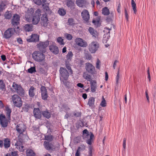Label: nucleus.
Returning a JSON list of instances; mask_svg holds the SVG:
<instances>
[{"instance_id":"nucleus-18","label":"nucleus","mask_w":156,"mask_h":156,"mask_svg":"<svg viewBox=\"0 0 156 156\" xmlns=\"http://www.w3.org/2000/svg\"><path fill=\"white\" fill-rule=\"evenodd\" d=\"M34 116L37 119H40L41 117V112L38 108H34L33 111Z\"/></svg>"},{"instance_id":"nucleus-43","label":"nucleus","mask_w":156,"mask_h":156,"mask_svg":"<svg viewBox=\"0 0 156 156\" xmlns=\"http://www.w3.org/2000/svg\"><path fill=\"white\" fill-rule=\"evenodd\" d=\"M111 28H110L107 27L105 28L104 30H103V32L105 34L107 35V37L110 36V31L111 30Z\"/></svg>"},{"instance_id":"nucleus-23","label":"nucleus","mask_w":156,"mask_h":156,"mask_svg":"<svg viewBox=\"0 0 156 156\" xmlns=\"http://www.w3.org/2000/svg\"><path fill=\"white\" fill-rule=\"evenodd\" d=\"M33 26L32 24H26L23 27V29L26 32L33 31Z\"/></svg>"},{"instance_id":"nucleus-21","label":"nucleus","mask_w":156,"mask_h":156,"mask_svg":"<svg viewBox=\"0 0 156 156\" xmlns=\"http://www.w3.org/2000/svg\"><path fill=\"white\" fill-rule=\"evenodd\" d=\"M88 31L90 34L93 37L96 38L98 37V32L92 27H89Z\"/></svg>"},{"instance_id":"nucleus-1","label":"nucleus","mask_w":156,"mask_h":156,"mask_svg":"<svg viewBox=\"0 0 156 156\" xmlns=\"http://www.w3.org/2000/svg\"><path fill=\"white\" fill-rule=\"evenodd\" d=\"M34 12V9L32 8H29L25 14L26 20L29 22H32L34 25H36L39 22L41 16V11L40 9H37Z\"/></svg>"},{"instance_id":"nucleus-52","label":"nucleus","mask_w":156,"mask_h":156,"mask_svg":"<svg viewBox=\"0 0 156 156\" xmlns=\"http://www.w3.org/2000/svg\"><path fill=\"white\" fill-rule=\"evenodd\" d=\"M85 148L86 146L84 145V144H82L81 145L80 147H78L77 150L80 151H83L85 150Z\"/></svg>"},{"instance_id":"nucleus-63","label":"nucleus","mask_w":156,"mask_h":156,"mask_svg":"<svg viewBox=\"0 0 156 156\" xmlns=\"http://www.w3.org/2000/svg\"><path fill=\"white\" fill-rule=\"evenodd\" d=\"M131 5L132 7H136V4L134 1L133 0H132L131 1Z\"/></svg>"},{"instance_id":"nucleus-64","label":"nucleus","mask_w":156,"mask_h":156,"mask_svg":"<svg viewBox=\"0 0 156 156\" xmlns=\"http://www.w3.org/2000/svg\"><path fill=\"white\" fill-rule=\"evenodd\" d=\"M79 150H78L77 149L76 151V153L75 154V156H80V152Z\"/></svg>"},{"instance_id":"nucleus-49","label":"nucleus","mask_w":156,"mask_h":156,"mask_svg":"<svg viewBox=\"0 0 156 156\" xmlns=\"http://www.w3.org/2000/svg\"><path fill=\"white\" fill-rule=\"evenodd\" d=\"M65 36L66 39L69 41L71 40L73 38L72 36L69 34L66 33L65 34Z\"/></svg>"},{"instance_id":"nucleus-45","label":"nucleus","mask_w":156,"mask_h":156,"mask_svg":"<svg viewBox=\"0 0 156 156\" xmlns=\"http://www.w3.org/2000/svg\"><path fill=\"white\" fill-rule=\"evenodd\" d=\"M30 108V105L27 104H26L22 108V110L24 112H28Z\"/></svg>"},{"instance_id":"nucleus-31","label":"nucleus","mask_w":156,"mask_h":156,"mask_svg":"<svg viewBox=\"0 0 156 156\" xmlns=\"http://www.w3.org/2000/svg\"><path fill=\"white\" fill-rule=\"evenodd\" d=\"M4 17L5 19H10L12 17L11 12L8 10H7L4 15Z\"/></svg>"},{"instance_id":"nucleus-7","label":"nucleus","mask_w":156,"mask_h":156,"mask_svg":"<svg viewBox=\"0 0 156 156\" xmlns=\"http://www.w3.org/2000/svg\"><path fill=\"white\" fill-rule=\"evenodd\" d=\"M99 47V44L96 41H93L89 45L88 49L91 53H94Z\"/></svg>"},{"instance_id":"nucleus-34","label":"nucleus","mask_w":156,"mask_h":156,"mask_svg":"<svg viewBox=\"0 0 156 156\" xmlns=\"http://www.w3.org/2000/svg\"><path fill=\"white\" fill-rule=\"evenodd\" d=\"M42 114L44 117L47 119H49L51 116L50 113L48 111L42 112Z\"/></svg>"},{"instance_id":"nucleus-11","label":"nucleus","mask_w":156,"mask_h":156,"mask_svg":"<svg viewBox=\"0 0 156 156\" xmlns=\"http://www.w3.org/2000/svg\"><path fill=\"white\" fill-rule=\"evenodd\" d=\"M85 68L86 70L92 74H95L96 73L94 66L90 63H86Z\"/></svg>"},{"instance_id":"nucleus-36","label":"nucleus","mask_w":156,"mask_h":156,"mask_svg":"<svg viewBox=\"0 0 156 156\" xmlns=\"http://www.w3.org/2000/svg\"><path fill=\"white\" fill-rule=\"evenodd\" d=\"M86 2L84 0H76V4L77 5L80 7H82L84 6V3Z\"/></svg>"},{"instance_id":"nucleus-13","label":"nucleus","mask_w":156,"mask_h":156,"mask_svg":"<svg viewBox=\"0 0 156 156\" xmlns=\"http://www.w3.org/2000/svg\"><path fill=\"white\" fill-rule=\"evenodd\" d=\"M39 36L37 34H33L29 36L27 39V41L29 42H36L39 41Z\"/></svg>"},{"instance_id":"nucleus-8","label":"nucleus","mask_w":156,"mask_h":156,"mask_svg":"<svg viewBox=\"0 0 156 156\" xmlns=\"http://www.w3.org/2000/svg\"><path fill=\"white\" fill-rule=\"evenodd\" d=\"M12 87L15 91H16L20 95L23 96L24 95V90L20 85L18 84L15 82H14Z\"/></svg>"},{"instance_id":"nucleus-26","label":"nucleus","mask_w":156,"mask_h":156,"mask_svg":"<svg viewBox=\"0 0 156 156\" xmlns=\"http://www.w3.org/2000/svg\"><path fill=\"white\" fill-rule=\"evenodd\" d=\"M5 111L7 118L10 119L11 113L12 112L11 109L8 106H7L5 108Z\"/></svg>"},{"instance_id":"nucleus-47","label":"nucleus","mask_w":156,"mask_h":156,"mask_svg":"<svg viewBox=\"0 0 156 156\" xmlns=\"http://www.w3.org/2000/svg\"><path fill=\"white\" fill-rule=\"evenodd\" d=\"M57 41L60 45H63L65 44L63 40L61 37H59L57 38Z\"/></svg>"},{"instance_id":"nucleus-19","label":"nucleus","mask_w":156,"mask_h":156,"mask_svg":"<svg viewBox=\"0 0 156 156\" xmlns=\"http://www.w3.org/2000/svg\"><path fill=\"white\" fill-rule=\"evenodd\" d=\"M3 146L5 149H7L10 147L11 140L9 138H6L3 140Z\"/></svg>"},{"instance_id":"nucleus-56","label":"nucleus","mask_w":156,"mask_h":156,"mask_svg":"<svg viewBox=\"0 0 156 156\" xmlns=\"http://www.w3.org/2000/svg\"><path fill=\"white\" fill-rule=\"evenodd\" d=\"M145 95L146 96V98H147V100L148 103H149V95L148 94V91L147 90H146L145 91Z\"/></svg>"},{"instance_id":"nucleus-30","label":"nucleus","mask_w":156,"mask_h":156,"mask_svg":"<svg viewBox=\"0 0 156 156\" xmlns=\"http://www.w3.org/2000/svg\"><path fill=\"white\" fill-rule=\"evenodd\" d=\"M26 154L27 156H35L36 154L33 150L28 149L26 151Z\"/></svg>"},{"instance_id":"nucleus-3","label":"nucleus","mask_w":156,"mask_h":156,"mask_svg":"<svg viewBox=\"0 0 156 156\" xmlns=\"http://www.w3.org/2000/svg\"><path fill=\"white\" fill-rule=\"evenodd\" d=\"M43 53L38 51L34 52L32 55L33 58L37 62H44L45 56Z\"/></svg>"},{"instance_id":"nucleus-57","label":"nucleus","mask_w":156,"mask_h":156,"mask_svg":"<svg viewBox=\"0 0 156 156\" xmlns=\"http://www.w3.org/2000/svg\"><path fill=\"white\" fill-rule=\"evenodd\" d=\"M126 138H124L123 140V147L124 149H125L126 148Z\"/></svg>"},{"instance_id":"nucleus-35","label":"nucleus","mask_w":156,"mask_h":156,"mask_svg":"<svg viewBox=\"0 0 156 156\" xmlns=\"http://www.w3.org/2000/svg\"><path fill=\"white\" fill-rule=\"evenodd\" d=\"M67 83L66 82V85H65L68 87L67 91L69 94H72L74 92V87L72 86H68L67 85Z\"/></svg>"},{"instance_id":"nucleus-15","label":"nucleus","mask_w":156,"mask_h":156,"mask_svg":"<svg viewBox=\"0 0 156 156\" xmlns=\"http://www.w3.org/2000/svg\"><path fill=\"white\" fill-rule=\"evenodd\" d=\"M16 129L19 133L22 134L26 131V126L23 123L20 124L16 126Z\"/></svg>"},{"instance_id":"nucleus-48","label":"nucleus","mask_w":156,"mask_h":156,"mask_svg":"<svg viewBox=\"0 0 156 156\" xmlns=\"http://www.w3.org/2000/svg\"><path fill=\"white\" fill-rule=\"evenodd\" d=\"M36 70L35 67H31L27 70L28 73H33L34 72H36Z\"/></svg>"},{"instance_id":"nucleus-12","label":"nucleus","mask_w":156,"mask_h":156,"mask_svg":"<svg viewBox=\"0 0 156 156\" xmlns=\"http://www.w3.org/2000/svg\"><path fill=\"white\" fill-rule=\"evenodd\" d=\"M0 123L3 127H6L8 124V121L5 116L3 114L0 115Z\"/></svg>"},{"instance_id":"nucleus-20","label":"nucleus","mask_w":156,"mask_h":156,"mask_svg":"<svg viewBox=\"0 0 156 156\" xmlns=\"http://www.w3.org/2000/svg\"><path fill=\"white\" fill-rule=\"evenodd\" d=\"M16 147L20 151H24V147L23 143L20 141H17L15 144Z\"/></svg>"},{"instance_id":"nucleus-25","label":"nucleus","mask_w":156,"mask_h":156,"mask_svg":"<svg viewBox=\"0 0 156 156\" xmlns=\"http://www.w3.org/2000/svg\"><path fill=\"white\" fill-rule=\"evenodd\" d=\"M44 145L45 149L48 151L51 150L53 146L52 143L46 141H44Z\"/></svg>"},{"instance_id":"nucleus-33","label":"nucleus","mask_w":156,"mask_h":156,"mask_svg":"<svg viewBox=\"0 0 156 156\" xmlns=\"http://www.w3.org/2000/svg\"><path fill=\"white\" fill-rule=\"evenodd\" d=\"M90 87L92 92H95L96 89V83L94 81H91Z\"/></svg>"},{"instance_id":"nucleus-54","label":"nucleus","mask_w":156,"mask_h":156,"mask_svg":"<svg viewBox=\"0 0 156 156\" xmlns=\"http://www.w3.org/2000/svg\"><path fill=\"white\" fill-rule=\"evenodd\" d=\"M101 105L103 107H105L106 106V102L105 99L103 97V99L102 100L101 104Z\"/></svg>"},{"instance_id":"nucleus-24","label":"nucleus","mask_w":156,"mask_h":156,"mask_svg":"<svg viewBox=\"0 0 156 156\" xmlns=\"http://www.w3.org/2000/svg\"><path fill=\"white\" fill-rule=\"evenodd\" d=\"M36 89L33 86H31L29 90V95L31 98H33L35 94Z\"/></svg>"},{"instance_id":"nucleus-5","label":"nucleus","mask_w":156,"mask_h":156,"mask_svg":"<svg viewBox=\"0 0 156 156\" xmlns=\"http://www.w3.org/2000/svg\"><path fill=\"white\" fill-rule=\"evenodd\" d=\"M82 137L84 139H87L86 140V142L88 144L91 145L92 144L93 139L94 137L93 133H92L89 135L88 131L87 129H85L83 131Z\"/></svg>"},{"instance_id":"nucleus-39","label":"nucleus","mask_w":156,"mask_h":156,"mask_svg":"<svg viewBox=\"0 0 156 156\" xmlns=\"http://www.w3.org/2000/svg\"><path fill=\"white\" fill-rule=\"evenodd\" d=\"M47 0H42V6L44 7V9H45L46 10H47L49 9L48 7L49 3H47Z\"/></svg>"},{"instance_id":"nucleus-9","label":"nucleus","mask_w":156,"mask_h":156,"mask_svg":"<svg viewBox=\"0 0 156 156\" xmlns=\"http://www.w3.org/2000/svg\"><path fill=\"white\" fill-rule=\"evenodd\" d=\"M49 44V41H47L45 42H40L37 45V48L39 50L42 52L46 51V48Z\"/></svg>"},{"instance_id":"nucleus-38","label":"nucleus","mask_w":156,"mask_h":156,"mask_svg":"<svg viewBox=\"0 0 156 156\" xmlns=\"http://www.w3.org/2000/svg\"><path fill=\"white\" fill-rule=\"evenodd\" d=\"M66 5L68 7L72 8L74 5V2L71 0H68L66 2Z\"/></svg>"},{"instance_id":"nucleus-58","label":"nucleus","mask_w":156,"mask_h":156,"mask_svg":"<svg viewBox=\"0 0 156 156\" xmlns=\"http://www.w3.org/2000/svg\"><path fill=\"white\" fill-rule=\"evenodd\" d=\"M62 107L64 109V110L66 111H68L70 109V108H69L68 106L66 105H64L62 106Z\"/></svg>"},{"instance_id":"nucleus-28","label":"nucleus","mask_w":156,"mask_h":156,"mask_svg":"<svg viewBox=\"0 0 156 156\" xmlns=\"http://www.w3.org/2000/svg\"><path fill=\"white\" fill-rule=\"evenodd\" d=\"M95 99L93 97H90L88 99V105L90 107H93L94 105Z\"/></svg>"},{"instance_id":"nucleus-59","label":"nucleus","mask_w":156,"mask_h":156,"mask_svg":"<svg viewBox=\"0 0 156 156\" xmlns=\"http://www.w3.org/2000/svg\"><path fill=\"white\" fill-rule=\"evenodd\" d=\"M86 57L87 59L90 60L91 59L92 56L90 54H87L86 55Z\"/></svg>"},{"instance_id":"nucleus-42","label":"nucleus","mask_w":156,"mask_h":156,"mask_svg":"<svg viewBox=\"0 0 156 156\" xmlns=\"http://www.w3.org/2000/svg\"><path fill=\"white\" fill-rule=\"evenodd\" d=\"M58 13L61 16H64L66 13V11L63 9L60 8L58 11Z\"/></svg>"},{"instance_id":"nucleus-14","label":"nucleus","mask_w":156,"mask_h":156,"mask_svg":"<svg viewBox=\"0 0 156 156\" xmlns=\"http://www.w3.org/2000/svg\"><path fill=\"white\" fill-rule=\"evenodd\" d=\"M41 97L42 99L46 100L48 97V92L46 87L42 86L41 87Z\"/></svg>"},{"instance_id":"nucleus-40","label":"nucleus","mask_w":156,"mask_h":156,"mask_svg":"<svg viewBox=\"0 0 156 156\" xmlns=\"http://www.w3.org/2000/svg\"><path fill=\"white\" fill-rule=\"evenodd\" d=\"M41 20L45 23H47L48 20L47 15L46 13L42 15L41 17Z\"/></svg>"},{"instance_id":"nucleus-22","label":"nucleus","mask_w":156,"mask_h":156,"mask_svg":"<svg viewBox=\"0 0 156 156\" xmlns=\"http://www.w3.org/2000/svg\"><path fill=\"white\" fill-rule=\"evenodd\" d=\"M49 49L52 52L55 54H57L59 52L58 48L55 45H50L49 47Z\"/></svg>"},{"instance_id":"nucleus-44","label":"nucleus","mask_w":156,"mask_h":156,"mask_svg":"<svg viewBox=\"0 0 156 156\" xmlns=\"http://www.w3.org/2000/svg\"><path fill=\"white\" fill-rule=\"evenodd\" d=\"M18 153L17 151L13 150L10 154H6L5 156H18Z\"/></svg>"},{"instance_id":"nucleus-60","label":"nucleus","mask_w":156,"mask_h":156,"mask_svg":"<svg viewBox=\"0 0 156 156\" xmlns=\"http://www.w3.org/2000/svg\"><path fill=\"white\" fill-rule=\"evenodd\" d=\"M125 16L126 18V19L127 21L129 19V16L128 14L127 13V10L126 9H125Z\"/></svg>"},{"instance_id":"nucleus-6","label":"nucleus","mask_w":156,"mask_h":156,"mask_svg":"<svg viewBox=\"0 0 156 156\" xmlns=\"http://www.w3.org/2000/svg\"><path fill=\"white\" fill-rule=\"evenodd\" d=\"M11 99L15 106L19 108L22 106V102L21 98L19 96L14 94L12 96Z\"/></svg>"},{"instance_id":"nucleus-50","label":"nucleus","mask_w":156,"mask_h":156,"mask_svg":"<svg viewBox=\"0 0 156 156\" xmlns=\"http://www.w3.org/2000/svg\"><path fill=\"white\" fill-rule=\"evenodd\" d=\"M101 63L99 59L98 58L96 63V67L97 69H100Z\"/></svg>"},{"instance_id":"nucleus-2","label":"nucleus","mask_w":156,"mask_h":156,"mask_svg":"<svg viewBox=\"0 0 156 156\" xmlns=\"http://www.w3.org/2000/svg\"><path fill=\"white\" fill-rule=\"evenodd\" d=\"M60 73V79L65 85H66L67 82L65 81L67 80L69 76V73L66 69L63 67H60L59 70Z\"/></svg>"},{"instance_id":"nucleus-17","label":"nucleus","mask_w":156,"mask_h":156,"mask_svg":"<svg viewBox=\"0 0 156 156\" xmlns=\"http://www.w3.org/2000/svg\"><path fill=\"white\" fill-rule=\"evenodd\" d=\"M14 29L9 28L5 31L4 33V37L6 39L10 38L13 34Z\"/></svg>"},{"instance_id":"nucleus-32","label":"nucleus","mask_w":156,"mask_h":156,"mask_svg":"<svg viewBox=\"0 0 156 156\" xmlns=\"http://www.w3.org/2000/svg\"><path fill=\"white\" fill-rule=\"evenodd\" d=\"M83 77L84 79H85L88 81H91V76L87 73L84 72L83 74Z\"/></svg>"},{"instance_id":"nucleus-27","label":"nucleus","mask_w":156,"mask_h":156,"mask_svg":"<svg viewBox=\"0 0 156 156\" xmlns=\"http://www.w3.org/2000/svg\"><path fill=\"white\" fill-rule=\"evenodd\" d=\"M73 54L71 51H69L66 55V61L70 62L72 59Z\"/></svg>"},{"instance_id":"nucleus-51","label":"nucleus","mask_w":156,"mask_h":156,"mask_svg":"<svg viewBox=\"0 0 156 156\" xmlns=\"http://www.w3.org/2000/svg\"><path fill=\"white\" fill-rule=\"evenodd\" d=\"M69 63V62L66 61L65 62L66 66V68H67V69L68 70H70V72L72 73V71L71 69V68L70 66V65Z\"/></svg>"},{"instance_id":"nucleus-53","label":"nucleus","mask_w":156,"mask_h":156,"mask_svg":"<svg viewBox=\"0 0 156 156\" xmlns=\"http://www.w3.org/2000/svg\"><path fill=\"white\" fill-rule=\"evenodd\" d=\"M34 2L37 5H40L42 4V2L41 0H33Z\"/></svg>"},{"instance_id":"nucleus-61","label":"nucleus","mask_w":156,"mask_h":156,"mask_svg":"<svg viewBox=\"0 0 156 156\" xmlns=\"http://www.w3.org/2000/svg\"><path fill=\"white\" fill-rule=\"evenodd\" d=\"M121 7V4L120 3H119L118 5L117 8V11L118 13H120L121 11L120 10V8Z\"/></svg>"},{"instance_id":"nucleus-10","label":"nucleus","mask_w":156,"mask_h":156,"mask_svg":"<svg viewBox=\"0 0 156 156\" xmlns=\"http://www.w3.org/2000/svg\"><path fill=\"white\" fill-rule=\"evenodd\" d=\"M75 42L76 45L81 47L85 48L87 46V42L80 37L76 38L75 40Z\"/></svg>"},{"instance_id":"nucleus-16","label":"nucleus","mask_w":156,"mask_h":156,"mask_svg":"<svg viewBox=\"0 0 156 156\" xmlns=\"http://www.w3.org/2000/svg\"><path fill=\"white\" fill-rule=\"evenodd\" d=\"M81 15L83 20L86 22H88L90 19V15L88 11L86 9H84L81 12Z\"/></svg>"},{"instance_id":"nucleus-41","label":"nucleus","mask_w":156,"mask_h":156,"mask_svg":"<svg viewBox=\"0 0 156 156\" xmlns=\"http://www.w3.org/2000/svg\"><path fill=\"white\" fill-rule=\"evenodd\" d=\"M67 24L70 26H74L75 23L74 19L72 18H69L68 19Z\"/></svg>"},{"instance_id":"nucleus-4","label":"nucleus","mask_w":156,"mask_h":156,"mask_svg":"<svg viewBox=\"0 0 156 156\" xmlns=\"http://www.w3.org/2000/svg\"><path fill=\"white\" fill-rule=\"evenodd\" d=\"M20 16L19 15L15 14L11 20V23L12 25L13 26V29L15 31H18L19 27L18 25L20 23Z\"/></svg>"},{"instance_id":"nucleus-46","label":"nucleus","mask_w":156,"mask_h":156,"mask_svg":"<svg viewBox=\"0 0 156 156\" xmlns=\"http://www.w3.org/2000/svg\"><path fill=\"white\" fill-rule=\"evenodd\" d=\"M44 137L45 140L49 141H51L53 140V137L51 135H45Z\"/></svg>"},{"instance_id":"nucleus-37","label":"nucleus","mask_w":156,"mask_h":156,"mask_svg":"<svg viewBox=\"0 0 156 156\" xmlns=\"http://www.w3.org/2000/svg\"><path fill=\"white\" fill-rule=\"evenodd\" d=\"M102 14L105 16H108L110 14L109 9L107 7H105L102 9Z\"/></svg>"},{"instance_id":"nucleus-62","label":"nucleus","mask_w":156,"mask_h":156,"mask_svg":"<svg viewBox=\"0 0 156 156\" xmlns=\"http://www.w3.org/2000/svg\"><path fill=\"white\" fill-rule=\"evenodd\" d=\"M74 115L76 117H80L81 116V114L80 112H76L74 114Z\"/></svg>"},{"instance_id":"nucleus-29","label":"nucleus","mask_w":156,"mask_h":156,"mask_svg":"<svg viewBox=\"0 0 156 156\" xmlns=\"http://www.w3.org/2000/svg\"><path fill=\"white\" fill-rule=\"evenodd\" d=\"M7 3L5 2L2 1L0 2V11L2 12L7 7Z\"/></svg>"},{"instance_id":"nucleus-55","label":"nucleus","mask_w":156,"mask_h":156,"mask_svg":"<svg viewBox=\"0 0 156 156\" xmlns=\"http://www.w3.org/2000/svg\"><path fill=\"white\" fill-rule=\"evenodd\" d=\"M5 87V84L2 80H0V89H3Z\"/></svg>"}]
</instances>
